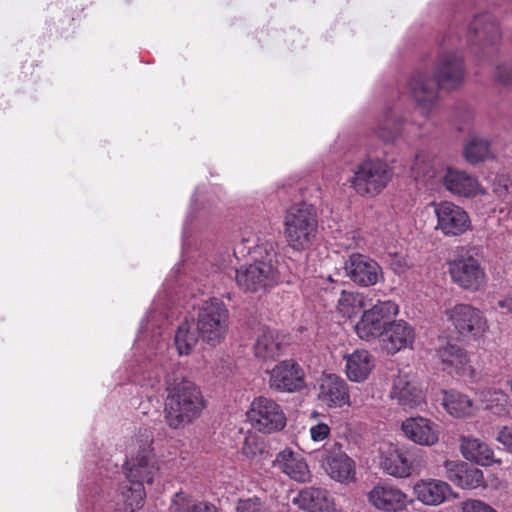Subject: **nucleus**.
<instances>
[{
  "label": "nucleus",
  "mask_w": 512,
  "mask_h": 512,
  "mask_svg": "<svg viewBox=\"0 0 512 512\" xmlns=\"http://www.w3.org/2000/svg\"><path fill=\"white\" fill-rule=\"evenodd\" d=\"M189 512H218L216 507L212 504L199 502L194 504Z\"/></svg>",
  "instance_id": "47"
},
{
  "label": "nucleus",
  "mask_w": 512,
  "mask_h": 512,
  "mask_svg": "<svg viewBox=\"0 0 512 512\" xmlns=\"http://www.w3.org/2000/svg\"><path fill=\"white\" fill-rule=\"evenodd\" d=\"M437 217L436 229L445 236H459L470 227V218L466 211L452 202L443 201L435 205Z\"/></svg>",
  "instance_id": "16"
},
{
  "label": "nucleus",
  "mask_w": 512,
  "mask_h": 512,
  "mask_svg": "<svg viewBox=\"0 0 512 512\" xmlns=\"http://www.w3.org/2000/svg\"><path fill=\"white\" fill-rule=\"evenodd\" d=\"M399 314V305L392 300H377L369 309L363 310L354 326L356 335L364 341L383 337L390 321Z\"/></svg>",
  "instance_id": "9"
},
{
  "label": "nucleus",
  "mask_w": 512,
  "mask_h": 512,
  "mask_svg": "<svg viewBox=\"0 0 512 512\" xmlns=\"http://www.w3.org/2000/svg\"><path fill=\"white\" fill-rule=\"evenodd\" d=\"M408 126L414 127L416 124L405 123L397 118L394 111L387 110L378 117L374 133L383 143H394L406 130L410 132Z\"/></svg>",
  "instance_id": "25"
},
{
  "label": "nucleus",
  "mask_w": 512,
  "mask_h": 512,
  "mask_svg": "<svg viewBox=\"0 0 512 512\" xmlns=\"http://www.w3.org/2000/svg\"><path fill=\"white\" fill-rule=\"evenodd\" d=\"M510 389H511V392H512V379L510 380Z\"/></svg>",
  "instance_id": "48"
},
{
  "label": "nucleus",
  "mask_w": 512,
  "mask_h": 512,
  "mask_svg": "<svg viewBox=\"0 0 512 512\" xmlns=\"http://www.w3.org/2000/svg\"><path fill=\"white\" fill-rule=\"evenodd\" d=\"M417 499L425 505H440L451 495V487L444 481H421L414 487Z\"/></svg>",
  "instance_id": "30"
},
{
  "label": "nucleus",
  "mask_w": 512,
  "mask_h": 512,
  "mask_svg": "<svg viewBox=\"0 0 512 512\" xmlns=\"http://www.w3.org/2000/svg\"><path fill=\"white\" fill-rule=\"evenodd\" d=\"M443 405L446 411L455 418H465L474 413L473 401L465 394L449 390L444 391Z\"/></svg>",
  "instance_id": "33"
},
{
  "label": "nucleus",
  "mask_w": 512,
  "mask_h": 512,
  "mask_svg": "<svg viewBox=\"0 0 512 512\" xmlns=\"http://www.w3.org/2000/svg\"><path fill=\"white\" fill-rule=\"evenodd\" d=\"M250 425L258 432L271 434L284 429L287 423L282 406L266 396L255 397L246 413Z\"/></svg>",
  "instance_id": "10"
},
{
  "label": "nucleus",
  "mask_w": 512,
  "mask_h": 512,
  "mask_svg": "<svg viewBox=\"0 0 512 512\" xmlns=\"http://www.w3.org/2000/svg\"><path fill=\"white\" fill-rule=\"evenodd\" d=\"M443 183L451 193L467 198L476 196L479 189V183L475 177L451 168L447 169Z\"/></svg>",
  "instance_id": "28"
},
{
  "label": "nucleus",
  "mask_w": 512,
  "mask_h": 512,
  "mask_svg": "<svg viewBox=\"0 0 512 512\" xmlns=\"http://www.w3.org/2000/svg\"><path fill=\"white\" fill-rule=\"evenodd\" d=\"M443 369L452 374H464L471 370L466 350L458 344L447 343L437 350Z\"/></svg>",
  "instance_id": "26"
},
{
  "label": "nucleus",
  "mask_w": 512,
  "mask_h": 512,
  "mask_svg": "<svg viewBox=\"0 0 512 512\" xmlns=\"http://www.w3.org/2000/svg\"><path fill=\"white\" fill-rule=\"evenodd\" d=\"M330 434V427L325 423H318L310 428V435L313 441L320 442Z\"/></svg>",
  "instance_id": "44"
},
{
  "label": "nucleus",
  "mask_w": 512,
  "mask_h": 512,
  "mask_svg": "<svg viewBox=\"0 0 512 512\" xmlns=\"http://www.w3.org/2000/svg\"><path fill=\"white\" fill-rule=\"evenodd\" d=\"M368 502L377 510L398 512L406 508L407 495L398 487L383 483L375 485L367 494Z\"/></svg>",
  "instance_id": "19"
},
{
  "label": "nucleus",
  "mask_w": 512,
  "mask_h": 512,
  "mask_svg": "<svg viewBox=\"0 0 512 512\" xmlns=\"http://www.w3.org/2000/svg\"><path fill=\"white\" fill-rule=\"evenodd\" d=\"M269 387L287 393L302 390L305 387L302 367L292 359L279 362L269 371Z\"/></svg>",
  "instance_id": "14"
},
{
  "label": "nucleus",
  "mask_w": 512,
  "mask_h": 512,
  "mask_svg": "<svg viewBox=\"0 0 512 512\" xmlns=\"http://www.w3.org/2000/svg\"><path fill=\"white\" fill-rule=\"evenodd\" d=\"M254 355L261 360H274L283 353L278 336L269 328H263L253 346Z\"/></svg>",
  "instance_id": "31"
},
{
  "label": "nucleus",
  "mask_w": 512,
  "mask_h": 512,
  "mask_svg": "<svg viewBox=\"0 0 512 512\" xmlns=\"http://www.w3.org/2000/svg\"><path fill=\"white\" fill-rule=\"evenodd\" d=\"M121 491V498L126 512H135L144 505L146 491L144 485L137 482H129Z\"/></svg>",
  "instance_id": "37"
},
{
  "label": "nucleus",
  "mask_w": 512,
  "mask_h": 512,
  "mask_svg": "<svg viewBox=\"0 0 512 512\" xmlns=\"http://www.w3.org/2000/svg\"><path fill=\"white\" fill-rule=\"evenodd\" d=\"M389 397L403 409H415L425 402V393L419 382L402 372L393 379Z\"/></svg>",
  "instance_id": "15"
},
{
  "label": "nucleus",
  "mask_w": 512,
  "mask_h": 512,
  "mask_svg": "<svg viewBox=\"0 0 512 512\" xmlns=\"http://www.w3.org/2000/svg\"><path fill=\"white\" fill-rule=\"evenodd\" d=\"M463 457L482 466H490L493 463H501L494 458L492 449L480 439L474 437H461L460 445Z\"/></svg>",
  "instance_id": "29"
},
{
  "label": "nucleus",
  "mask_w": 512,
  "mask_h": 512,
  "mask_svg": "<svg viewBox=\"0 0 512 512\" xmlns=\"http://www.w3.org/2000/svg\"><path fill=\"white\" fill-rule=\"evenodd\" d=\"M497 441L512 452V427H503L498 433Z\"/></svg>",
  "instance_id": "45"
},
{
  "label": "nucleus",
  "mask_w": 512,
  "mask_h": 512,
  "mask_svg": "<svg viewBox=\"0 0 512 512\" xmlns=\"http://www.w3.org/2000/svg\"><path fill=\"white\" fill-rule=\"evenodd\" d=\"M275 462L283 473L295 481L306 482L310 478L308 465L299 453L285 449L278 453Z\"/></svg>",
  "instance_id": "27"
},
{
  "label": "nucleus",
  "mask_w": 512,
  "mask_h": 512,
  "mask_svg": "<svg viewBox=\"0 0 512 512\" xmlns=\"http://www.w3.org/2000/svg\"><path fill=\"white\" fill-rule=\"evenodd\" d=\"M447 265L452 282L464 290L476 292L486 284L485 268L475 247H462Z\"/></svg>",
  "instance_id": "7"
},
{
  "label": "nucleus",
  "mask_w": 512,
  "mask_h": 512,
  "mask_svg": "<svg viewBox=\"0 0 512 512\" xmlns=\"http://www.w3.org/2000/svg\"><path fill=\"white\" fill-rule=\"evenodd\" d=\"M401 430L410 441L421 446H433L439 440V427L432 420L417 416L402 422Z\"/></svg>",
  "instance_id": "20"
},
{
  "label": "nucleus",
  "mask_w": 512,
  "mask_h": 512,
  "mask_svg": "<svg viewBox=\"0 0 512 512\" xmlns=\"http://www.w3.org/2000/svg\"><path fill=\"white\" fill-rule=\"evenodd\" d=\"M284 236L295 251L309 248L317 234L318 219L313 205L304 201L291 205L284 215Z\"/></svg>",
  "instance_id": "4"
},
{
  "label": "nucleus",
  "mask_w": 512,
  "mask_h": 512,
  "mask_svg": "<svg viewBox=\"0 0 512 512\" xmlns=\"http://www.w3.org/2000/svg\"><path fill=\"white\" fill-rule=\"evenodd\" d=\"M495 79L501 84H512V63L497 66Z\"/></svg>",
  "instance_id": "42"
},
{
  "label": "nucleus",
  "mask_w": 512,
  "mask_h": 512,
  "mask_svg": "<svg viewBox=\"0 0 512 512\" xmlns=\"http://www.w3.org/2000/svg\"><path fill=\"white\" fill-rule=\"evenodd\" d=\"M200 335L193 322H183L175 335V346L180 355H188L192 352L200 339Z\"/></svg>",
  "instance_id": "36"
},
{
  "label": "nucleus",
  "mask_w": 512,
  "mask_h": 512,
  "mask_svg": "<svg viewBox=\"0 0 512 512\" xmlns=\"http://www.w3.org/2000/svg\"><path fill=\"white\" fill-rule=\"evenodd\" d=\"M444 469L446 478L462 489H475L484 483L483 472L463 461L447 460Z\"/></svg>",
  "instance_id": "22"
},
{
  "label": "nucleus",
  "mask_w": 512,
  "mask_h": 512,
  "mask_svg": "<svg viewBox=\"0 0 512 512\" xmlns=\"http://www.w3.org/2000/svg\"><path fill=\"white\" fill-rule=\"evenodd\" d=\"M446 314L457 333L464 338L478 340L489 328L484 313L471 304H456Z\"/></svg>",
  "instance_id": "11"
},
{
  "label": "nucleus",
  "mask_w": 512,
  "mask_h": 512,
  "mask_svg": "<svg viewBox=\"0 0 512 512\" xmlns=\"http://www.w3.org/2000/svg\"><path fill=\"white\" fill-rule=\"evenodd\" d=\"M318 400L329 408H340L350 403L349 386L336 374H323L319 381Z\"/></svg>",
  "instance_id": "17"
},
{
  "label": "nucleus",
  "mask_w": 512,
  "mask_h": 512,
  "mask_svg": "<svg viewBox=\"0 0 512 512\" xmlns=\"http://www.w3.org/2000/svg\"><path fill=\"white\" fill-rule=\"evenodd\" d=\"M383 470L394 477L405 478L411 475L412 463L407 453L399 449H390L381 460Z\"/></svg>",
  "instance_id": "32"
},
{
  "label": "nucleus",
  "mask_w": 512,
  "mask_h": 512,
  "mask_svg": "<svg viewBox=\"0 0 512 512\" xmlns=\"http://www.w3.org/2000/svg\"><path fill=\"white\" fill-rule=\"evenodd\" d=\"M154 437L149 429H140L133 442V450L124 464L129 482L153 483L159 474V463L152 447Z\"/></svg>",
  "instance_id": "5"
},
{
  "label": "nucleus",
  "mask_w": 512,
  "mask_h": 512,
  "mask_svg": "<svg viewBox=\"0 0 512 512\" xmlns=\"http://www.w3.org/2000/svg\"><path fill=\"white\" fill-rule=\"evenodd\" d=\"M490 155V143L484 138L472 137L465 144L464 156L469 163L476 164L482 162L489 158Z\"/></svg>",
  "instance_id": "38"
},
{
  "label": "nucleus",
  "mask_w": 512,
  "mask_h": 512,
  "mask_svg": "<svg viewBox=\"0 0 512 512\" xmlns=\"http://www.w3.org/2000/svg\"><path fill=\"white\" fill-rule=\"evenodd\" d=\"M345 372L350 381L361 383L368 379L375 367L373 355L365 349H357L344 356Z\"/></svg>",
  "instance_id": "24"
},
{
  "label": "nucleus",
  "mask_w": 512,
  "mask_h": 512,
  "mask_svg": "<svg viewBox=\"0 0 512 512\" xmlns=\"http://www.w3.org/2000/svg\"><path fill=\"white\" fill-rule=\"evenodd\" d=\"M512 412V404H510V413Z\"/></svg>",
  "instance_id": "49"
},
{
  "label": "nucleus",
  "mask_w": 512,
  "mask_h": 512,
  "mask_svg": "<svg viewBox=\"0 0 512 512\" xmlns=\"http://www.w3.org/2000/svg\"><path fill=\"white\" fill-rule=\"evenodd\" d=\"M462 512H497L492 506L478 499H467L461 503Z\"/></svg>",
  "instance_id": "41"
},
{
  "label": "nucleus",
  "mask_w": 512,
  "mask_h": 512,
  "mask_svg": "<svg viewBox=\"0 0 512 512\" xmlns=\"http://www.w3.org/2000/svg\"><path fill=\"white\" fill-rule=\"evenodd\" d=\"M322 467L334 480L350 483L355 479V462L343 450L338 442L326 444L321 456Z\"/></svg>",
  "instance_id": "12"
},
{
  "label": "nucleus",
  "mask_w": 512,
  "mask_h": 512,
  "mask_svg": "<svg viewBox=\"0 0 512 512\" xmlns=\"http://www.w3.org/2000/svg\"><path fill=\"white\" fill-rule=\"evenodd\" d=\"M189 495L184 492H177L171 503L173 512H186L188 510Z\"/></svg>",
  "instance_id": "43"
},
{
  "label": "nucleus",
  "mask_w": 512,
  "mask_h": 512,
  "mask_svg": "<svg viewBox=\"0 0 512 512\" xmlns=\"http://www.w3.org/2000/svg\"><path fill=\"white\" fill-rule=\"evenodd\" d=\"M248 243L254 244V262L236 269L237 285L245 292L266 291L279 281L274 244L270 241L258 244L252 239L243 238L242 244Z\"/></svg>",
  "instance_id": "3"
},
{
  "label": "nucleus",
  "mask_w": 512,
  "mask_h": 512,
  "mask_svg": "<svg viewBox=\"0 0 512 512\" xmlns=\"http://www.w3.org/2000/svg\"><path fill=\"white\" fill-rule=\"evenodd\" d=\"M349 182L353 190L362 197L379 195L391 181L392 168L379 158H366L357 163Z\"/></svg>",
  "instance_id": "6"
},
{
  "label": "nucleus",
  "mask_w": 512,
  "mask_h": 512,
  "mask_svg": "<svg viewBox=\"0 0 512 512\" xmlns=\"http://www.w3.org/2000/svg\"><path fill=\"white\" fill-rule=\"evenodd\" d=\"M196 329L201 339L211 346L221 343L229 327V311L216 297L204 301L198 309Z\"/></svg>",
  "instance_id": "8"
},
{
  "label": "nucleus",
  "mask_w": 512,
  "mask_h": 512,
  "mask_svg": "<svg viewBox=\"0 0 512 512\" xmlns=\"http://www.w3.org/2000/svg\"><path fill=\"white\" fill-rule=\"evenodd\" d=\"M264 452V442L255 434H249L244 438L241 453L253 460Z\"/></svg>",
  "instance_id": "39"
},
{
  "label": "nucleus",
  "mask_w": 512,
  "mask_h": 512,
  "mask_svg": "<svg viewBox=\"0 0 512 512\" xmlns=\"http://www.w3.org/2000/svg\"><path fill=\"white\" fill-rule=\"evenodd\" d=\"M468 41L482 47L494 45L501 39L499 24L490 13L475 16L467 32Z\"/></svg>",
  "instance_id": "21"
},
{
  "label": "nucleus",
  "mask_w": 512,
  "mask_h": 512,
  "mask_svg": "<svg viewBox=\"0 0 512 512\" xmlns=\"http://www.w3.org/2000/svg\"><path fill=\"white\" fill-rule=\"evenodd\" d=\"M416 339L415 328L403 319H392L382 337L383 347L390 355L412 349Z\"/></svg>",
  "instance_id": "18"
},
{
  "label": "nucleus",
  "mask_w": 512,
  "mask_h": 512,
  "mask_svg": "<svg viewBox=\"0 0 512 512\" xmlns=\"http://www.w3.org/2000/svg\"><path fill=\"white\" fill-rule=\"evenodd\" d=\"M294 505L308 512H335L336 504L329 491L323 488L305 487L292 500Z\"/></svg>",
  "instance_id": "23"
},
{
  "label": "nucleus",
  "mask_w": 512,
  "mask_h": 512,
  "mask_svg": "<svg viewBox=\"0 0 512 512\" xmlns=\"http://www.w3.org/2000/svg\"><path fill=\"white\" fill-rule=\"evenodd\" d=\"M236 512H271L269 505L259 497L239 499Z\"/></svg>",
  "instance_id": "40"
},
{
  "label": "nucleus",
  "mask_w": 512,
  "mask_h": 512,
  "mask_svg": "<svg viewBox=\"0 0 512 512\" xmlns=\"http://www.w3.org/2000/svg\"><path fill=\"white\" fill-rule=\"evenodd\" d=\"M365 299L361 292L342 290L337 301V311L343 317L353 318L364 309Z\"/></svg>",
  "instance_id": "34"
},
{
  "label": "nucleus",
  "mask_w": 512,
  "mask_h": 512,
  "mask_svg": "<svg viewBox=\"0 0 512 512\" xmlns=\"http://www.w3.org/2000/svg\"><path fill=\"white\" fill-rule=\"evenodd\" d=\"M346 276L359 287H371L383 278L377 261L361 253H352L344 262Z\"/></svg>",
  "instance_id": "13"
},
{
  "label": "nucleus",
  "mask_w": 512,
  "mask_h": 512,
  "mask_svg": "<svg viewBox=\"0 0 512 512\" xmlns=\"http://www.w3.org/2000/svg\"><path fill=\"white\" fill-rule=\"evenodd\" d=\"M480 400L485 403V409L495 415L510 414V400L508 394L499 389H486L480 392Z\"/></svg>",
  "instance_id": "35"
},
{
  "label": "nucleus",
  "mask_w": 512,
  "mask_h": 512,
  "mask_svg": "<svg viewBox=\"0 0 512 512\" xmlns=\"http://www.w3.org/2000/svg\"><path fill=\"white\" fill-rule=\"evenodd\" d=\"M464 72L463 58L450 52L439 56L433 80L426 72H415L410 78L408 87L419 112L426 117L429 116L437 103V89L457 88L463 82Z\"/></svg>",
  "instance_id": "1"
},
{
  "label": "nucleus",
  "mask_w": 512,
  "mask_h": 512,
  "mask_svg": "<svg viewBox=\"0 0 512 512\" xmlns=\"http://www.w3.org/2000/svg\"><path fill=\"white\" fill-rule=\"evenodd\" d=\"M177 380L173 375L166 377L164 418L172 429L191 424L205 408V400L199 387L189 380Z\"/></svg>",
  "instance_id": "2"
},
{
  "label": "nucleus",
  "mask_w": 512,
  "mask_h": 512,
  "mask_svg": "<svg viewBox=\"0 0 512 512\" xmlns=\"http://www.w3.org/2000/svg\"><path fill=\"white\" fill-rule=\"evenodd\" d=\"M495 309H499L504 314L512 313V293L498 300Z\"/></svg>",
  "instance_id": "46"
}]
</instances>
